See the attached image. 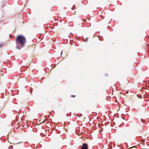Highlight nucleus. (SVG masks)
<instances>
[{
	"mask_svg": "<svg viewBox=\"0 0 149 149\" xmlns=\"http://www.w3.org/2000/svg\"><path fill=\"white\" fill-rule=\"evenodd\" d=\"M16 42L17 44V48L20 49L24 46V44L26 42L25 38L22 36H18L16 38Z\"/></svg>",
	"mask_w": 149,
	"mask_h": 149,
	"instance_id": "1",
	"label": "nucleus"
},
{
	"mask_svg": "<svg viewBox=\"0 0 149 149\" xmlns=\"http://www.w3.org/2000/svg\"><path fill=\"white\" fill-rule=\"evenodd\" d=\"M88 145L86 143H84L81 147V149H88Z\"/></svg>",
	"mask_w": 149,
	"mask_h": 149,
	"instance_id": "2",
	"label": "nucleus"
},
{
	"mask_svg": "<svg viewBox=\"0 0 149 149\" xmlns=\"http://www.w3.org/2000/svg\"><path fill=\"white\" fill-rule=\"evenodd\" d=\"M87 40H88V38H87L86 39V42L87 41Z\"/></svg>",
	"mask_w": 149,
	"mask_h": 149,
	"instance_id": "3",
	"label": "nucleus"
},
{
	"mask_svg": "<svg viewBox=\"0 0 149 149\" xmlns=\"http://www.w3.org/2000/svg\"><path fill=\"white\" fill-rule=\"evenodd\" d=\"M71 97H74L75 96L74 95H71Z\"/></svg>",
	"mask_w": 149,
	"mask_h": 149,
	"instance_id": "4",
	"label": "nucleus"
},
{
	"mask_svg": "<svg viewBox=\"0 0 149 149\" xmlns=\"http://www.w3.org/2000/svg\"><path fill=\"white\" fill-rule=\"evenodd\" d=\"M2 45H3V44H0V47Z\"/></svg>",
	"mask_w": 149,
	"mask_h": 149,
	"instance_id": "5",
	"label": "nucleus"
},
{
	"mask_svg": "<svg viewBox=\"0 0 149 149\" xmlns=\"http://www.w3.org/2000/svg\"><path fill=\"white\" fill-rule=\"evenodd\" d=\"M62 54V52H61V55Z\"/></svg>",
	"mask_w": 149,
	"mask_h": 149,
	"instance_id": "6",
	"label": "nucleus"
},
{
	"mask_svg": "<svg viewBox=\"0 0 149 149\" xmlns=\"http://www.w3.org/2000/svg\"><path fill=\"white\" fill-rule=\"evenodd\" d=\"M73 7L72 8V9L73 10Z\"/></svg>",
	"mask_w": 149,
	"mask_h": 149,
	"instance_id": "7",
	"label": "nucleus"
},
{
	"mask_svg": "<svg viewBox=\"0 0 149 149\" xmlns=\"http://www.w3.org/2000/svg\"><path fill=\"white\" fill-rule=\"evenodd\" d=\"M8 148H10V147H9Z\"/></svg>",
	"mask_w": 149,
	"mask_h": 149,
	"instance_id": "8",
	"label": "nucleus"
}]
</instances>
